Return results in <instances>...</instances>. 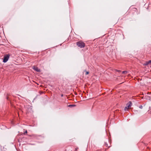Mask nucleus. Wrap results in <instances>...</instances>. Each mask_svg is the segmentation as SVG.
I'll return each mask as SVG.
<instances>
[{
    "mask_svg": "<svg viewBox=\"0 0 151 151\" xmlns=\"http://www.w3.org/2000/svg\"><path fill=\"white\" fill-rule=\"evenodd\" d=\"M77 45L80 48H83L85 46V43L81 41L77 42L76 43Z\"/></svg>",
    "mask_w": 151,
    "mask_h": 151,
    "instance_id": "obj_1",
    "label": "nucleus"
},
{
    "mask_svg": "<svg viewBox=\"0 0 151 151\" xmlns=\"http://www.w3.org/2000/svg\"><path fill=\"white\" fill-rule=\"evenodd\" d=\"M9 55H5L3 59V62L4 63L6 62L9 58Z\"/></svg>",
    "mask_w": 151,
    "mask_h": 151,
    "instance_id": "obj_2",
    "label": "nucleus"
},
{
    "mask_svg": "<svg viewBox=\"0 0 151 151\" xmlns=\"http://www.w3.org/2000/svg\"><path fill=\"white\" fill-rule=\"evenodd\" d=\"M33 69L35 70L37 72H40V69L38 68L37 67L35 66H33L32 67Z\"/></svg>",
    "mask_w": 151,
    "mask_h": 151,
    "instance_id": "obj_3",
    "label": "nucleus"
},
{
    "mask_svg": "<svg viewBox=\"0 0 151 151\" xmlns=\"http://www.w3.org/2000/svg\"><path fill=\"white\" fill-rule=\"evenodd\" d=\"M132 105V103L131 101H129L127 104L126 106L128 109Z\"/></svg>",
    "mask_w": 151,
    "mask_h": 151,
    "instance_id": "obj_4",
    "label": "nucleus"
},
{
    "mask_svg": "<svg viewBox=\"0 0 151 151\" xmlns=\"http://www.w3.org/2000/svg\"><path fill=\"white\" fill-rule=\"evenodd\" d=\"M150 63V62H149V61H148V62H147L145 64V65H148Z\"/></svg>",
    "mask_w": 151,
    "mask_h": 151,
    "instance_id": "obj_5",
    "label": "nucleus"
},
{
    "mask_svg": "<svg viewBox=\"0 0 151 151\" xmlns=\"http://www.w3.org/2000/svg\"><path fill=\"white\" fill-rule=\"evenodd\" d=\"M76 106L75 105H72L70 104L68 106L69 107H74L75 106Z\"/></svg>",
    "mask_w": 151,
    "mask_h": 151,
    "instance_id": "obj_6",
    "label": "nucleus"
},
{
    "mask_svg": "<svg viewBox=\"0 0 151 151\" xmlns=\"http://www.w3.org/2000/svg\"><path fill=\"white\" fill-rule=\"evenodd\" d=\"M128 109V108H127V106H126L124 108V110L125 111H126L127 110V109Z\"/></svg>",
    "mask_w": 151,
    "mask_h": 151,
    "instance_id": "obj_7",
    "label": "nucleus"
},
{
    "mask_svg": "<svg viewBox=\"0 0 151 151\" xmlns=\"http://www.w3.org/2000/svg\"><path fill=\"white\" fill-rule=\"evenodd\" d=\"M127 73V71H123L122 72V73L123 74H125Z\"/></svg>",
    "mask_w": 151,
    "mask_h": 151,
    "instance_id": "obj_8",
    "label": "nucleus"
},
{
    "mask_svg": "<svg viewBox=\"0 0 151 151\" xmlns=\"http://www.w3.org/2000/svg\"><path fill=\"white\" fill-rule=\"evenodd\" d=\"M139 108H140L141 109H142L143 108V106L142 105H140L139 106Z\"/></svg>",
    "mask_w": 151,
    "mask_h": 151,
    "instance_id": "obj_9",
    "label": "nucleus"
},
{
    "mask_svg": "<svg viewBox=\"0 0 151 151\" xmlns=\"http://www.w3.org/2000/svg\"><path fill=\"white\" fill-rule=\"evenodd\" d=\"M27 133V130H26L25 132H24V134L25 133Z\"/></svg>",
    "mask_w": 151,
    "mask_h": 151,
    "instance_id": "obj_10",
    "label": "nucleus"
},
{
    "mask_svg": "<svg viewBox=\"0 0 151 151\" xmlns=\"http://www.w3.org/2000/svg\"><path fill=\"white\" fill-rule=\"evenodd\" d=\"M89 73V72H86V74L87 75Z\"/></svg>",
    "mask_w": 151,
    "mask_h": 151,
    "instance_id": "obj_11",
    "label": "nucleus"
},
{
    "mask_svg": "<svg viewBox=\"0 0 151 151\" xmlns=\"http://www.w3.org/2000/svg\"><path fill=\"white\" fill-rule=\"evenodd\" d=\"M63 96V95H61V96H62V97Z\"/></svg>",
    "mask_w": 151,
    "mask_h": 151,
    "instance_id": "obj_12",
    "label": "nucleus"
},
{
    "mask_svg": "<svg viewBox=\"0 0 151 151\" xmlns=\"http://www.w3.org/2000/svg\"><path fill=\"white\" fill-rule=\"evenodd\" d=\"M150 67L151 68V66H150Z\"/></svg>",
    "mask_w": 151,
    "mask_h": 151,
    "instance_id": "obj_13",
    "label": "nucleus"
}]
</instances>
